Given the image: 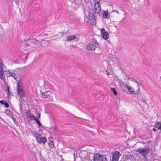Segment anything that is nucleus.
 Listing matches in <instances>:
<instances>
[{
  "label": "nucleus",
  "instance_id": "obj_45",
  "mask_svg": "<svg viewBox=\"0 0 161 161\" xmlns=\"http://www.w3.org/2000/svg\"><path fill=\"white\" fill-rule=\"evenodd\" d=\"M12 119H13L15 123V119L14 118H12Z\"/></svg>",
  "mask_w": 161,
  "mask_h": 161
},
{
  "label": "nucleus",
  "instance_id": "obj_39",
  "mask_svg": "<svg viewBox=\"0 0 161 161\" xmlns=\"http://www.w3.org/2000/svg\"><path fill=\"white\" fill-rule=\"evenodd\" d=\"M110 89L111 91H116L115 89L114 88H111Z\"/></svg>",
  "mask_w": 161,
  "mask_h": 161
},
{
  "label": "nucleus",
  "instance_id": "obj_20",
  "mask_svg": "<svg viewBox=\"0 0 161 161\" xmlns=\"http://www.w3.org/2000/svg\"><path fill=\"white\" fill-rule=\"evenodd\" d=\"M154 127L157 129H161V122H158L157 123H156L154 126Z\"/></svg>",
  "mask_w": 161,
  "mask_h": 161
},
{
  "label": "nucleus",
  "instance_id": "obj_46",
  "mask_svg": "<svg viewBox=\"0 0 161 161\" xmlns=\"http://www.w3.org/2000/svg\"><path fill=\"white\" fill-rule=\"evenodd\" d=\"M44 36H48V34H47L46 33H45Z\"/></svg>",
  "mask_w": 161,
  "mask_h": 161
},
{
  "label": "nucleus",
  "instance_id": "obj_51",
  "mask_svg": "<svg viewBox=\"0 0 161 161\" xmlns=\"http://www.w3.org/2000/svg\"><path fill=\"white\" fill-rule=\"evenodd\" d=\"M151 142V141H148V143H149L150 142Z\"/></svg>",
  "mask_w": 161,
  "mask_h": 161
},
{
  "label": "nucleus",
  "instance_id": "obj_17",
  "mask_svg": "<svg viewBox=\"0 0 161 161\" xmlns=\"http://www.w3.org/2000/svg\"><path fill=\"white\" fill-rule=\"evenodd\" d=\"M93 13H97L98 14H99L100 11L101 10V9H100L98 7H98L96 8L95 7V5H94V11H95V12H94V9H91Z\"/></svg>",
  "mask_w": 161,
  "mask_h": 161
},
{
  "label": "nucleus",
  "instance_id": "obj_29",
  "mask_svg": "<svg viewBox=\"0 0 161 161\" xmlns=\"http://www.w3.org/2000/svg\"><path fill=\"white\" fill-rule=\"evenodd\" d=\"M119 69L120 70H121L122 72L125 74V71L124 69H123L122 66H120L119 67Z\"/></svg>",
  "mask_w": 161,
  "mask_h": 161
},
{
  "label": "nucleus",
  "instance_id": "obj_5",
  "mask_svg": "<svg viewBox=\"0 0 161 161\" xmlns=\"http://www.w3.org/2000/svg\"><path fill=\"white\" fill-rule=\"evenodd\" d=\"M101 33L102 38L103 39L107 40L109 38L108 33L105 30L104 28H102L101 29Z\"/></svg>",
  "mask_w": 161,
  "mask_h": 161
},
{
  "label": "nucleus",
  "instance_id": "obj_26",
  "mask_svg": "<svg viewBox=\"0 0 161 161\" xmlns=\"http://www.w3.org/2000/svg\"><path fill=\"white\" fill-rule=\"evenodd\" d=\"M101 0H97V2H95L94 4V5H96V4L97 3L98 5V7L100 9V2ZM95 1H96V0H95Z\"/></svg>",
  "mask_w": 161,
  "mask_h": 161
},
{
  "label": "nucleus",
  "instance_id": "obj_53",
  "mask_svg": "<svg viewBox=\"0 0 161 161\" xmlns=\"http://www.w3.org/2000/svg\"><path fill=\"white\" fill-rule=\"evenodd\" d=\"M98 10H97V12H98Z\"/></svg>",
  "mask_w": 161,
  "mask_h": 161
},
{
  "label": "nucleus",
  "instance_id": "obj_24",
  "mask_svg": "<svg viewBox=\"0 0 161 161\" xmlns=\"http://www.w3.org/2000/svg\"><path fill=\"white\" fill-rule=\"evenodd\" d=\"M6 114L8 116H10L12 114V112L9 109H7L6 110Z\"/></svg>",
  "mask_w": 161,
  "mask_h": 161
},
{
  "label": "nucleus",
  "instance_id": "obj_1",
  "mask_svg": "<svg viewBox=\"0 0 161 161\" xmlns=\"http://www.w3.org/2000/svg\"><path fill=\"white\" fill-rule=\"evenodd\" d=\"M150 149L149 147H145L144 148H139L137 149L136 152L138 153L145 159H146V157L149 153Z\"/></svg>",
  "mask_w": 161,
  "mask_h": 161
},
{
  "label": "nucleus",
  "instance_id": "obj_41",
  "mask_svg": "<svg viewBox=\"0 0 161 161\" xmlns=\"http://www.w3.org/2000/svg\"><path fill=\"white\" fill-rule=\"evenodd\" d=\"M13 77L14 78V79L16 81H17V80H16V79H17V76H16V75H14V77Z\"/></svg>",
  "mask_w": 161,
  "mask_h": 161
},
{
  "label": "nucleus",
  "instance_id": "obj_12",
  "mask_svg": "<svg viewBox=\"0 0 161 161\" xmlns=\"http://www.w3.org/2000/svg\"><path fill=\"white\" fill-rule=\"evenodd\" d=\"M76 36L73 35H71L67 36L66 37V41H70L76 38Z\"/></svg>",
  "mask_w": 161,
  "mask_h": 161
},
{
  "label": "nucleus",
  "instance_id": "obj_22",
  "mask_svg": "<svg viewBox=\"0 0 161 161\" xmlns=\"http://www.w3.org/2000/svg\"><path fill=\"white\" fill-rule=\"evenodd\" d=\"M28 41H30V42L31 43V44H32V43H33V44H34L36 43V42L37 41L36 38H34L32 39H29L28 40Z\"/></svg>",
  "mask_w": 161,
  "mask_h": 161
},
{
  "label": "nucleus",
  "instance_id": "obj_6",
  "mask_svg": "<svg viewBox=\"0 0 161 161\" xmlns=\"http://www.w3.org/2000/svg\"><path fill=\"white\" fill-rule=\"evenodd\" d=\"M127 84V83H126V84H125L124 82L120 84V86L123 91H125L126 90H127V91H131V90H132L131 87L128 86Z\"/></svg>",
  "mask_w": 161,
  "mask_h": 161
},
{
  "label": "nucleus",
  "instance_id": "obj_49",
  "mask_svg": "<svg viewBox=\"0 0 161 161\" xmlns=\"http://www.w3.org/2000/svg\"><path fill=\"white\" fill-rule=\"evenodd\" d=\"M137 91H140V88H139V87L138 88V89L137 90Z\"/></svg>",
  "mask_w": 161,
  "mask_h": 161
},
{
  "label": "nucleus",
  "instance_id": "obj_33",
  "mask_svg": "<svg viewBox=\"0 0 161 161\" xmlns=\"http://www.w3.org/2000/svg\"><path fill=\"white\" fill-rule=\"evenodd\" d=\"M53 140V139L52 137H50L49 138V140L50 141V144H51L53 143V142H52V140Z\"/></svg>",
  "mask_w": 161,
  "mask_h": 161
},
{
  "label": "nucleus",
  "instance_id": "obj_28",
  "mask_svg": "<svg viewBox=\"0 0 161 161\" xmlns=\"http://www.w3.org/2000/svg\"><path fill=\"white\" fill-rule=\"evenodd\" d=\"M130 80H131L132 81L136 83L137 84V86L139 87V86L138 82L135 79L132 78H130Z\"/></svg>",
  "mask_w": 161,
  "mask_h": 161
},
{
  "label": "nucleus",
  "instance_id": "obj_36",
  "mask_svg": "<svg viewBox=\"0 0 161 161\" xmlns=\"http://www.w3.org/2000/svg\"><path fill=\"white\" fill-rule=\"evenodd\" d=\"M25 45L26 46V47H28L30 46V44L29 43H25Z\"/></svg>",
  "mask_w": 161,
  "mask_h": 161
},
{
  "label": "nucleus",
  "instance_id": "obj_56",
  "mask_svg": "<svg viewBox=\"0 0 161 161\" xmlns=\"http://www.w3.org/2000/svg\"><path fill=\"white\" fill-rule=\"evenodd\" d=\"M160 79H161V76L160 77Z\"/></svg>",
  "mask_w": 161,
  "mask_h": 161
},
{
  "label": "nucleus",
  "instance_id": "obj_30",
  "mask_svg": "<svg viewBox=\"0 0 161 161\" xmlns=\"http://www.w3.org/2000/svg\"><path fill=\"white\" fill-rule=\"evenodd\" d=\"M116 81L119 83V86L120 85V84H122V83H123V82L121 81V80L119 79H117Z\"/></svg>",
  "mask_w": 161,
  "mask_h": 161
},
{
  "label": "nucleus",
  "instance_id": "obj_38",
  "mask_svg": "<svg viewBox=\"0 0 161 161\" xmlns=\"http://www.w3.org/2000/svg\"><path fill=\"white\" fill-rule=\"evenodd\" d=\"M112 12H116L118 14H119V12H118V10H113L112 11Z\"/></svg>",
  "mask_w": 161,
  "mask_h": 161
},
{
  "label": "nucleus",
  "instance_id": "obj_16",
  "mask_svg": "<svg viewBox=\"0 0 161 161\" xmlns=\"http://www.w3.org/2000/svg\"><path fill=\"white\" fill-rule=\"evenodd\" d=\"M31 133L36 140L38 138L41 136V135L39 134L37 132H36L34 131H32Z\"/></svg>",
  "mask_w": 161,
  "mask_h": 161
},
{
  "label": "nucleus",
  "instance_id": "obj_54",
  "mask_svg": "<svg viewBox=\"0 0 161 161\" xmlns=\"http://www.w3.org/2000/svg\"><path fill=\"white\" fill-rule=\"evenodd\" d=\"M86 17L87 18V16H86Z\"/></svg>",
  "mask_w": 161,
  "mask_h": 161
},
{
  "label": "nucleus",
  "instance_id": "obj_23",
  "mask_svg": "<svg viewBox=\"0 0 161 161\" xmlns=\"http://www.w3.org/2000/svg\"><path fill=\"white\" fill-rule=\"evenodd\" d=\"M8 73H9V76H11L12 77H14V75H16V74L15 73V71L14 70V72H10L9 70H8Z\"/></svg>",
  "mask_w": 161,
  "mask_h": 161
},
{
  "label": "nucleus",
  "instance_id": "obj_10",
  "mask_svg": "<svg viewBox=\"0 0 161 161\" xmlns=\"http://www.w3.org/2000/svg\"><path fill=\"white\" fill-rule=\"evenodd\" d=\"M97 47L93 44H90L88 45L86 47V49L88 50H94Z\"/></svg>",
  "mask_w": 161,
  "mask_h": 161
},
{
  "label": "nucleus",
  "instance_id": "obj_55",
  "mask_svg": "<svg viewBox=\"0 0 161 161\" xmlns=\"http://www.w3.org/2000/svg\"><path fill=\"white\" fill-rule=\"evenodd\" d=\"M96 54H98V53H96Z\"/></svg>",
  "mask_w": 161,
  "mask_h": 161
},
{
  "label": "nucleus",
  "instance_id": "obj_27",
  "mask_svg": "<svg viewBox=\"0 0 161 161\" xmlns=\"http://www.w3.org/2000/svg\"><path fill=\"white\" fill-rule=\"evenodd\" d=\"M27 114L28 115L27 116V118H30L31 119H32V118H33L34 119V118H36L35 116L34 115H28V113H27Z\"/></svg>",
  "mask_w": 161,
  "mask_h": 161
},
{
  "label": "nucleus",
  "instance_id": "obj_25",
  "mask_svg": "<svg viewBox=\"0 0 161 161\" xmlns=\"http://www.w3.org/2000/svg\"><path fill=\"white\" fill-rule=\"evenodd\" d=\"M126 93L129 94H131V93L133 94H137L138 93V91H127Z\"/></svg>",
  "mask_w": 161,
  "mask_h": 161
},
{
  "label": "nucleus",
  "instance_id": "obj_43",
  "mask_svg": "<svg viewBox=\"0 0 161 161\" xmlns=\"http://www.w3.org/2000/svg\"><path fill=\"white\" fill-rule=\"evenodd\" d=\"M0 66L1 67V68H2V67H3V64L2 63V61H0Z\"/></svg>",
  "mask_w": 161,
  "mask_h": 161
},
{
  "label": "nucleus",
  "instance_id": "obj_42",
  "mask_svg": "<svg viewBox=\"0 0 161 161\" xmlns=\"http://www.w3.org/2000/svg\"><path fill=\"white\" fill-rule=\"evenodd\" d=\"M152 130L153 131H157V130H158L157 129H156V128H153Z\"/></svg>",
  "mask_w": 161,
  "mask_h": 161
},
{
  "label": "nucleus",
  "instance_id": "obj_50",
  "mask_svg": "<svg viewBox=\"0 0 161 161\" xmlns=\"http://www.w3.org/2000/svg\"><path fill=\"white\" fill-rule=\"evenodd\" d=\"M106 73H107V72H108V70L107 69L106 70Z\"/></svg>",
  "mask_w": 161,
  "mask_h": 161
},
{
  "label": "nucleus",
  "instance_id": "obj_2",
  "mask_svg": "<svg viewBox=\"0 0 161 161\" xmlns=\"http://www.w3.org/2000/svg\"><path fill=\"white\" fill-rule=\"evenodd\" d=\"M94 161H107L106 156L104 155H101L99 153L94 154L93 157Z\"/></svg>",
  "mask_w": 161,
  "mask_h": 161
},
{
  "label": "nucleus",
  "instance_id": "obj_35",
  "mask_svg": "<svg viewBox=\"0 0 161 161\" xmlns=\"http://www.w3.org/2000/svg\"><path fill=\"white\" fill-rule=\"evenodd\" d=\"M7 90L6 91H10V87L8 85H7Z\"/></svg>",
  "mask_w": 161,
  "mask_h": 161
},
{
  "label": "nucleus",
  "instance_id": "obj_14",
  "mask_svg": "<svg viewBox=\"0 0 161 161\" xmlns=\"http://www.w3.org/2000/svg\"><path fill=\"white\" fill-rule=\"evenodd\" d=\"M120 155V154L119 152L116 151L113 153L112 157L118 159Z\"/></svg>",
  "mask_w": 161,
  "mask_h": 161
},
{
  "label": "nucleus",
  "instance_id": "obj_15",
  "mask_svg": "<svg viewBox=\"0 0 161 161\" xmlns=\"http://www.w3.org/2000/svg\"><path fill=\"white\" fill-rule=\"evenodd\" d=\"M91 41L92 42L94 43L95 45H96L97 46V47H99L100 49V50H101V51L99 53H100L102 52V51L101 50V47H100V45H99V43L97 42L96 39H95L94 38H92L91 39Z\"/></svg>",
  "mask_w": 161,
  "mask_h": 161
},
{
  "label": "nucleus",
  "instance_id": "obj_52",
  "mask_svg": "<svg viewBox=\"0 0 161 161\" xmlns=\"http://www.w3.org/2000/svg\"><path fill=\"white\" fill-rule=\"evenodd\" d=\"M24 41L25 42H26V41L25 40H24Z\"/></svg>",
  "mask_w": 161,
  "mask_h": 161
},
{
  "label": "nucleus",
  "instance_id": "obj_4",
  "mask_svg": "<svg viewBox=\"0 0 161 161\" xmlns=\"http://www.w3.org/2000/svg\"><path fill=\"white\" fill-rule=\"evenodd\" d=\"M120 161H135V159L132 155H125Z\"/></svg>",
  "mask_w": 161,
  "mask_h": 161
},
{
  "label": "nucleus",
  "instance_id": "obj_48",
  "mask_svg": "<svg viewBox=\"0 0 161 161\" xmlns=\"http://www.w3.org/2000/svg\"><path fill=\"white\" fill-rule=\"evenodd\" d=\"M46 86H44V87H45V90H47V88H46Z\"/></svg>",
  "mask_w": 161,
  "mask_h": 161
},
{
  "label": "nucleus",
  "instance_id": "obj_19",
  "mask_svg": "<svg viewBox=\"0 0 161 161\" xmlns=\"http://www.w3.org/2000/svg\"><path fill=\"white\" fill-rule=\"evenodd\" d=\"M0 103L2 105L4 104L6 108H8L9 107V105L8 104V103L5 100H0Z\"/></svg>",
  "mask_w": 161,
  "mask_h": 161
},
{
  "label": "nucleus",
  "instance_id": "obj_9",
  "mask_svg": "<svg viewBox=\"0 0 161 161\" xmlns=\"http://www.w3.org/2000/svg\"><path fill=\"white\" fill-rule=\"evenodd\" d=\"M36 140L39 143H42L44 144L47 141V140L46 137H42V136H40Z\"/></svg>",
  "mask_w": 161,
  "mask_h": 161
},
{
  "label": "nucleus",
  "instance_id": "obj_21",
  "mask_svg": "<svg viewBox=\"0 0 161 161\" xmlns=\"http://www.w3.org/2000/svg\"><path fill=\"white\" fill-rule=\"evenodd\" d=\"M31 120H34L36 121V123L38 124L39 127H40L41 126V124L40 122L36 118H34V119H31Z\"/></svg>",
  "mask_w": 161,
  "mask_h": 161
},
{
  "label": "nucleus",
  "instance_id": "obj_31",
  "mask_svg": "<svg viewBox=\"0 0 161 161\" xmlns=\"http://www.w3.org/2000/svg\"><path fill=\"white\" fill-rule=\"evenodd\" d=\"M116 100L117 104H119L120 103V101L119 98L118 97L116 98Z\"/></svg>",
  "mask_w": 161,
  "mask_h": 161
},
{
  "label": "nucleus",
  "instance_id": "obj_7",
  "mask_svg": "<svg viewBox=\"0 0 161 161\" xmlns=\"http://www.w3.org/2000/svg\"><path fill=\"white\" fill-rule=\"evenodd\" d=\"M22 81L21 79L17 82V91H24L22 87Z\"/></svg>",
  "mask_w": 161,
  "mask_h": 161
},
{
  "label": "nucleus",
  "instance_id": "obj_8",
  "mask_svg": "<svg viewBox=\"0 0 161 161\" xmlns=\"http://www.w3.org/2000/svg\"><path fill=\"white\" fill-rule=\"evenodd\" d=\"M51 93V91H41L40 96L41 97L46 98L49 96Z\"/></svg>",
  "mask_w": 161,
  "mask_h": 161
},
{
  "label": "nucleus",
  "instance_id": "obj_40",
  "mask_svg": "<svg viewBox=\"0 0 161 161\" xmlns=\"http://www.w3.org/2000/svg\"><path fill=\"white\" fill-rule=\"evenodd\" d=\"M114 94L116 95L117 94V91H113Z\"/></svg>",
  "mask_w": 161,
  "mask_h": 161
},
{
  "label": "nucleus",
  "instance_id": "obj_13",
  "mask_svg": "<svg viewBox=\"0 0 161 161\" xmlns=\"http://www.w3.org/2000/svg\"><path fill=\"white\" fill-rule=\"evenodd\" d=\"M109 14L110 13L107 11H103V13H102V14L104 18H109L110 16Z\"/></svg>",
  "mask_w": 161,
  "mask_h": 161
},
{
  "label": "nucleus",
  "instance_id": "obj_34",
  "mask_svg": "<svg viewBox=\"0 0 161 161\" xmlns=\"http://www.w3.org/2000/svg\"><path fill=\"white\" fill-rule=\"evenodd\" d=\"M118 159L117 158H113V157H112V161H118Z\"/></svg>",
  "mask_w": 161,
  "mask_h": 161
},
{
  "label": "nucleus",
  "instance_id": "obj_11",
  "mask_svg": "<svg viewBox=\"0 0 161 161\" xmlns=\"http://www.w3.org/2000/svg\"><path fill=\"white\" fill-rule=\"evenodd\" d=\"M0 78L3 81H5V78L4 75L3 71V68L0 66Z\"/></svg>",
  "mask_w": 161,
  "mask_h": 161
},
{
  "label": "nucleus",
  "instance_id": "obj_44",
  "mask_svg": "<svg viewBox=\"0 0 161 161\" xmlns=\"http://www.w3.org/2000/svg\"><path fill=\"white\" fill-rule=\"evenodd\" d=\"M106 74L108 76H109L110 75V73L109 72H107V73H106Z\"/></svg>",
  "mask_w": 161,
  "mask_h": 161
},
{
  "label": "nucleus",
  "instance_id": "obj_47",
  "mask_svg": "<svg viewBox=\"0 0 161 161\" xmlns=\"http://www.w3.org/2000/svg\"><path fill=\"white\" fill-rule=\"evenodd\" d=\"M40 114H39V115H38V118H40Z\"/></svg>",
  "mask_w": 161,
  "mask_h": 161
},
{
  "label": "nucleus",
  "instance_id": "obj_3",
  "mask_svg": "<svg viewBox=\"0 0 161 161\" xmlns=\"http://www.w3.org/2000/svg\"><path fill=\"white\" fill-rule=\"evenodd\" d=\"M90 9L89 8V10H87L88 13V19L90 20V23L92 25H94L96 24V19H95V17L94 14L90 11Z\"/></svg>",
  "mask_w": 161,
  "mask_h": 161
},
{
  "label": "nucleus",
  "instance_id": "obj_32",
  "mask_svg": "<svg viewBox=\"0 0 161 161\" xmlns=\"http://www.w3.org/2000/svg\"><path fill=\"white\" fill-rule=\"evenodd\" d=\"M7 94L8 95V96H10V95H12V91H7ZM12 95H13L12 94Z\"/></svg>",
  "mask_w": 161,
  "mask_h": 161
},
{
  "label": "nucleus",
  "instance_id": "obj_18",
  "mask_svg": "<svg viewBox=\"0 0 161 161\" xmlns=\"http://www.w3.org/2000/svg\"><path fill=\"white\" fill-rule=\"evenodd\" d=\"M18 95L20 96L21 98H23L25 96V93L24 91H17Z\"/></svg>",
  "mask_w": 161,
  "mask_h": 161
},
{
  "label": "nucleus",
  "instance_id": "obj_37",
  "mask_svg": "<svg viewBox=\"0 0 161 161\" xmlns=\"http://www.w3.org/2000/svg\"><path fill=\"white\" fill-rule=\"evenodd\" d=\"M71 47L73 48H75L77 47V46L76 45H72V46H71Z\"/></svg>",
  "mask_w": 161,
  "mask_h": 161
}]
</instances>
